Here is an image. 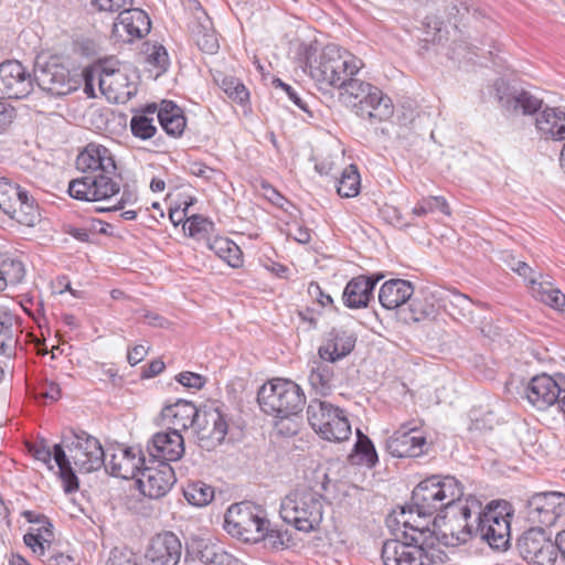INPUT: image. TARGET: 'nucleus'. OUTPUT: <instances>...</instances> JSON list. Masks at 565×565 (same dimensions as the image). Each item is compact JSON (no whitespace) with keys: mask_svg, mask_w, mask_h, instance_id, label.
<instances>
[{"mask_svg":"<svg viewBox=\"0 0 565 565\" xmlns=\"http://www.w3.org/2000/svg\"><path fill=\"white\" fill-rule=\"evenodd\" d=\"M364 66L361 58L337 44H328L319 58L306 57L310 76L322 85L339 88L340 100L358 117L372 124L390 119L394 114L392 99L376 86L353 78Z\"/></svg>","mask_w":565,"mask_h":565,"instance_id":"1","label":"nucleus"},{"mask_svg":"<svg viewBox=\"0 0 565 565\" xmlns=\"http://www.w3.org/2000/svg\"><path fill=\"white\" fill-rule=\"evenodd\" d=\"M463 487L452 476H430L419 482L412 493V507L418 518L426 520L439 512L434 524L445 545L456 546L476 536L475 519L481 502L475 497L461 500Z\"/></svg>","mask_w":565,"mask_h":565,"instance_id":"2","label":"nucleus"},{"mask_svg":"<svg viewBox=\"0 0 565 565\" xmlns=\"http://www.w3.org/2000/svg\"><path fill=\"white\" fill-rule=\"evenodd\" d=\"M386 524L394 537L383 543L384 565H434V531L427 520L417 516L412 505L394 511Z\"/></svg>","mask_w":565,"mask_h":565,"instance_id":"3","label":"nucleus"},{"mask_svg":"<svg viewBox=\"0 0 565 565\" xmlns=\"http://www.w3.org/2000/svg\"><path fill=\"white\" fill-rule=\"evenodd\" d=\"M76 168L85 173L68 184V194L76 200L110 201L120 193L117 166L111 151L97 142H89L77 154Z\"/></svg>","mask_w":565,"mask_h":565,"instance_id":"4","label":"nucleus"},{"mask_svg":"<svg viewBox=\"0 0 565 565\" xmlns=\"http://www.w3.org/2000/svg\"><path fill=\"white\" fill-rule=\"evenodd\" d=\"M54 462L58 468L62 487L66 493L78 490V478L72 462L79 472H93L105 465V450L99 440L84 430H71L54 445Z\"/></svg>","mask_w":565,"mask_h":565,"instance_id":"5","label":"nucleus"},{"mask_svg":"<svg viewBox=\"0 0 565 565\" xmlns=\"http://www.w3.org/2000/svg\"><path fill=\"white\" fill-rule=\"evenodd\" d=\"M257 402L265 414L277 418H289L302 412L306 396L295 382L274 379L258 390Z\"/></svg>","mask_w":565,"mask_h":565,"instance_id":"6","label":"nucleus"},{"mask_svg":"<svg viewBox=\"0 0 565 565\" xmlns=\"http://www.w3.org/2000/svg\"><path fill=\"white\" fill-rule=\"evenodd\" d=\"M280 515L298 531H313L322 521V495L307 487L296 488L281 500Z\"/></svg>","mask_w":565,"mask_h":565,"instance_id":"7","label":"nucleus"},{"mask_svg":"<svg viewBox=\"0 0 565 565\" xmlns=\"http://www.w3.org/2000/svg\"><path fill=\"white\" fill-rule=\"evenodd\" d=\"M307 417L312 429L328 441L341 443L351 436V425L344 411L329 402L311 399Z\"/></svg>","mask_w":565,"mask_h":565,"instance_id":"8","label":"nucleus"},{"mask_svg":"<svg viewBox=\"0 0 565 565\" xmlns=\"http://www.w3.org/2000/svg\"><path fill=\"white\" fill-rule=\"evenodd\" d=\"M269 525L264 512L249 503L234 504L225 514L226 532L244 541L257 542L271 537Z\"/></svg>","mask_w":565,"mask_h":565,"instance_id":"9","label":"nucleus"},{"mask_svg":"<svg viewBox=\"0 0 565 565\" xmlns=\"http://www.w3.org/2000/svg\"><path fill=\"white\" fill-rule=\"evenodd\" d=\"M512 514L504 502H490L484 510L480 508L475 519L476 536L487 542L492 548L507 547L510 541V523Z\"/></svg>","mask_w":565,"mask_h":565,"instance_id":"10","label":"nucleus"},{"mask_svg":"<svg viewBox=\"0 0 565 565\" xmlns=\"http://www.w3.org/2000/svg\"><path fill=\"white\" fill-rule=\"evenodd\" d=\"M34 81L42 90L53 96L68 95L81 86V81L73 76L57 57H39L34 66Z\"/></svg>","mask_w":565,"mask_h":565,"instance_id":"11","label":"nucleus"},{"mask_svg":"<svg viewBox=\"0 0 565 565\" xmlns=\"http://www.w3.org/2000/svg\"><path fill=\"white\" fill-rule=\"evenodd\" d=\"M565 514V494L557 491L533 494L526 504V519L532 527H550Z\"/></svg>","mask_w":565,"mask_h":565,"instance_id":"12","label":"nucleus"},{"mask_svg":"<svg viewBox=\"0 0 565 565\" xmlns=\"http://www.w3.org/2000/svg\"><path fill=\"white\" fill-rule=\"evenodd\" d=\"M173 468L168 462L148 460L137 477L140 492L150 499L164 497L175 483Z\"/></svg>","mask_w":565,"mask_h":565,"instance_id":"13","label":"nucleus"},{"mask_svg":"<svg viewBox=\"0 0 565 565\" xmlns=\"http://www.w3.org/2000/svg\"><path fill=\"white\" fill-rule=\"evenodd\" d=\"M565 385V374L553 375L541 373L533 376L526 384L524 396L527 402L540 411L556 404Z\"/></svg>","mask_w":565,"mask_h":565,"instance_id":"14","label":"nucleus"},{"mask_svg":"<svg viewBox=\"0 0 565 565\" xmlns=\"http://www.w3.org/2000/svg\"><path fill=\"white\" fill-rule=\"evenodd\" d=\"M426 437L416 420L405 423L385 441L387 452L396 458H416L424 455Z\"/></svg>","mask_w":565,"mask_h":565,"instance_id":"15","label":"nucleus"},{"mask_svg":"<svg viewBox=\"0 0 565 565\" xmlns=\"http://www.w3.org/2000/svg\"><path fill=\"white\" fill-rule=\"evenodd\" d=\"M520 555L533 565H554L556 557L555 542L551 541L543 529L531 527L518 541Z\"/></svg>","mask_w":565,"mask_h":565,"instance_id":"16","label":"nucleus"},{"mask_svg":"<svg viewBox=\"0 0 565 565\" xmlns=\"http://www.w3.org/2000/svg\"><path fill=\"white\" fill-rule=\"evenodd\" d=\"M495 95L500 106L512 115H533L542 107V99L531 90L511 87L503 81L495 83Z\"/></svg>","mask_w":565,"mask_h":565,"instance_id":"17","label":"nucleus"},{"mask_svg":"<svg viewBox=\"0 0 565 565\" xmlns=\"http://www.w3.org/2000/svg\"><path fill=\"white\" fill-rule=\"evenodd\" d=\"M146 461L140 449L119 446L105 451V465L103 467L114 477L135 479Z\"/></svg>","mask_w":565,"mask_h":565,"instance_id":"18","label":"nucleus"},{"mask_svg":"<svg viewBox=\"0 0 565 565\" xmlns=\"http://www.w3.org/2000/svg\"><path fill=\"white\" fill-rule=\"evenodd\" d=\"M32 90L31 75L19 61H6L0 64V99H20Z\"/></svg>","mask_w":565,"mask_h":565,"instance_id":"19","label":"nucleus"},{"mask_svg":"<svg viewBox=\"0 0 565 565\" xmlns=\"http://www.w3.org/2000/svg\"><path fill=\"white\" fill-rule=\"evenodd\" d=\"M98 85L109 102L126 104L137 94V83L120 70L104 67L98 75Z\"/></svg>","mask_w":565,"mask_h":565,"instance_id":"20","label":"nucleus"},{"mask_svg":"<svg viewBox=\"0 0 565 565\" xmlns=\"http://www.w3.org/2000/svg\"><path fill=\"white\" fill-rule=\"evenodd\" d=\"M150 28V19L143 10L127 7L119 11L118 19L113 26V35L118 41L130 43L147 35Z\"/></svg>","mask_w":565,"mask_h":565,"instance_id":"21","label":"nucleus"},{"mask_svg":"<svg viewBox=\"0 0 565 565\" xmlns=\"http://www.w3.org/2000/svg\"><path fill=\"white\" fill-rule=\"evenodd\" d=\"M194 428L201 441H206V447L220 445L227 435V423L217 407L205 406L199 409Z\"/></svg>","mask_w":565,"mask_h":565,"instance_id":"22","label":"nucleus"},{"mask_svg":"<svg viewBox=\"0 0 565 565\" xmlns=\"http://www.w3.org/2000/svg\"><path fill=\"white\" fill-rule=\"evenodd\" d=\"M147 451L150 459L157 462L178 461L184 454V439L180 433L159 431L152 436L147 444Z\"/></svg>","mask_w":565,"mask_h":565,"instance_id":"23","label":"nucleus"},{"mask_svg":"<svg viewBox=\"0 0 565 565\" xmlns=\"http://www.w3.org/2000/svg\"><path fill=\"white\" fill-rule=\"evenodd\" d=\"M181 548V542L174 533H159L151 540L145 558L149 565H177Z\"/></svg>","mask_w":565,"mask_h":565,"instance_id":"24","label":"nucleus"},{"mask_svg":"<svg viewBox=\"0 0 565 565\" xmlns=\"http://www.w3.org/2000/svg\"><path fill=\"white\" fill-rule=\"evenodd\" d=\"M199 409L188 401L179 399L172 405L166 406L161 416L168 428L172 431L180 433L191 427L194 428L198 420Z\"/></svg>","mask_w":565,"mask_h":565,"instance_id":"25","label":"nucleus"},{"mask_svg":"<svg viewBox=\"0 0 565 565\" xmlns=\"http://www.w3.org/2000/svg\"><path fill=\"white\" fill-rule=\"evenodd\" d=\"M535 127L541 138L565 143V110L546 107L536 117Z\"/></svg>","mask_w":565,"mask_h":565,"instance_id":"26","label":"nucleus"},{"mask_svg":"<svg viewBox=\"0 0 565 565\" xmlns=\"http://www.w3.org/2000/svg\"><path fill=\"white\" fill-rule=\"evenodd\" d=\"M377 280L367 276L352 278L343 290V303L351 309L367 307Z\"/></svg>","mask_w":565,"mask_h":565,"instance_id":"27","label":"nucleus"},{"mask_svg":"<svg viewBox=\"0 0 565 565\" xmlns=\"http://www.w3.org/2000/svg\"><path fill=\"white\" fill-rule=\"evenodd\" d=\"M413 294L414 287L409 281L391 279L381 286L379 300L385 309L393 310L406 303Z\"/></svg>","mask_w":565,"mask_h":565,"instance_id":"28","label":"nucleus"},{"mask_svg":"<svg viewBox=\"0 0 565 565\" xmlns=\"http://www.w3.org/2000/svg\"><path fill=\"white\" fill-rule=\"evenodd\" d=\"M355 345V338L345 331H331L327 343L319 348V358L331 363L347 356Z\"/></svg>","mask_w":565,"mask_h":565,"instance_id":"29","label":"nucleus"},{"mask_svg":"<svg viewBox=\"0 0 565 565\" xmlns=\"http://www.w3.org/2000/svg\"><path fill=\"white\" fill-rule=\"evenodd\" d=\"M530 291L532 296L544 305L559 311H565V295L553 287L542 274L539 277H531Z\"/></svg>","mask_w":565,"mask_h":565,"instance_id":"30","label":"nucleus"},{"mask_svg":"<svg viewBox=\"0 0 565 565\" xmlns=\"http://www.w3.org/2000/svg\"><path fill=\"white\" fill-rule=\"evenodd\" d=\"M157 119L171 137H180L186 126V120L182 109L171 100H162L160 106H157Z\"/></svg>","mask_w":565,"mask_h":565,"instance_id":"31","label":"nucleus"},{"mask_svg":"<svg viewBox=\"0 0 565 565\" xmlns=\"http://www.w3.org/2000/svg\"><path fill=\"white\" fill-rule=\"evenodd\" d=\"M329 363L320 359L310 364L308 381L312 390L322 396L329 395L335 386L334 370Z\"/></svg>","mask_w":565,"mask_h":565,"instance_id":"32","label":"nucleus"},{"mask_svg":"<svg viewBox=\"0 0 565 565\" xmlns=\"http://www.w3.org/2000/svg\"><path fill=\"white\" fill-rule=\"evenodd\" d=\"M157 113V104H148L143 108L135 113L130 120L131 134L139 139L148 140L157 132L154 117Z\"/></svg>","mask_w":565,"mask_h":565,"instance_id":"33","label":"nucleus"},{"mask_svg":"<svg viewBox=\"0 0 565 565\" xmlns=\"http://www.w3.org/2000/svg\"><path fill=\"white\" fill-rule=\"evenodd\" d=\"M206 247L232 268H239L243 265L242 250L230 238L217 236L207 239Z\"/></svg>","mask_w":565,"mask_h":565,"instance_id":"34","label":"nucleus"},{"mask_svg":"<svg viewBox=\"0 0 565 565\" xmlns=\"http://www.w3.org/2000/svg\"><path fill=\"white\" fill-rule=\"evenodd\" d=\"M7 215L19 224L30 227L35 226L41 220L39 206L26 190L22 193L18 205H14V212Z\"/></svg>","mask_w":565,"mask_h":565,"instance_id":"35","label":"nucleus"},{"mask_svg":"<svg viewBox=\"0 0 565 565\" xmlns=\"http://www.w3.org/2000/svg\"><path fill=\"white\" fill-rule=\"evenodd\" d=\"M15 316L7 309H0V354L10 356L15 349L13 333Z\"/></svg>","mask_w":565,"mask_h":565,"instance_id":"36","label":"nucleus"},{"mask_svg":"<svg viewBox=\"0 0 565 565\" xmlns=\"http://www.w3.org/2000/svg\"><path fill=\"white\" fill-rule=\"evenodd\" d=\"M25 190L8 178L0 177V210L4 213H13L21 195Z\"/></svg>","mask_w":565,"mask_h":565,"instance_id":"37","label":"nucleus"},{"mask_svg":"<svg viewBox=\"0 0 565 565\" xmlns=\"http://www.w3.org/2000/svg\"><path fill=\"white\" fill-rule=\"evenodd\" d=\"M185 500L194 507H204L214 498V489L203 481L189 482L183 489Z\"/></svg>","mask_w":565,"mask_h":565,"instance_id":"38","label":"nucleus"},{"mask_svg":"<svg viewBox=\"0 0 565 565\" xmlns=\"http://www.w3.org/2000/svg\"><path fill=\"white\" fill-rule=\"evenodd\" d=\"M361 178L356 166L347 167L338 182L337 191L342 198H354L360 193Z\"/></svg>","mask_w":565,"mask_h":565,"instance_id":"39","label":"nucleus"},{"mask_svg":"<svg viewBox=\"0 0 565 565\" xmlns=\"http://www.w3.org/2000/svg\"><path fill=\"white\" fill-rule=\"evenodd\" d=\"M436 211L447 216L451 214L447 200L441 195H430L420 199L412 209V215L423 217Z\"/></svg>","mask_w":565,"mask_h":565,"instance_id":"40","label":"nucleus"},{"mask_svg":"<svg viewBox=\"0 0 565 565\" xmlns=\"http://www.w3.org/2000/svg\"><path fill=\"white\" fill-rule=\"evenodd\" d=\"M356 436L353 458H358L356 463L374 467L379 457L372 440L360 430L356 431Z\"/></svg>","mask_w":565,"mask_h":565,"instance_id":"41","label":"nucleus"},{"mask_svg":"<svg viewBox=\"0 0 565 565\" xmlns=\"http://www.w3.org/2000/svg\"><path fill=\"white\" fill-rule=\"evenodd\" d=\"M184 230L190 237L204 241L205 245H207V239H211L210 234L214 230V224L201 215H193L186 220Z\"/></svg>","mask_w":565,"mask_h":565,"instance_id":"42","label":"nucleus"},{"mask_svg":"<svg viewBox=\"0 0 565 565\" xmlns=\"http://www.w3.org/2000/svg\"><path fill=\"white\" fill-rule=\"evenodd\" d=\"M220 87L231 100L239 105H244L249 99L247 88L235 77L224 76L220 82Z\"/></svg>","mask_w":565,"mask_h":565,"instance_id":"43","label":"nucleus"},{"mask_svg":"<svg viewBox=\"0 0 565 565\" xmlns=\"http://www.w3.org/2000/svg\"><path fill=\"white\" fill-rule=\"evenodd\" d=\"M1 276L4 279L6 287L8 284L17 285L21 282L25 276L24 265L18 259H7L0 267Z\"/></svg>","mask_w":565,"mask_h":565,"instance_id":"44","label":"nucleus"},{"mask_svg":"<svg viewBox=\"0 0 565 565\" xmlns=\"http://www.w3.org/2000/svg\"><path fill=\"white\" fill-rule=\"evenodd\" d=\"M202 30L198 31L195 34V42L201 51L214 54L217 52L220 45L218 40L215 34V32L211 29L205 28L204 25L201 26Z\"/></svg>","mask_w":565,"mask_h":565,"instance_id":"45","label":"nucleus"},{"mask_svg":"<svg viewBox=\"0 0 565 565\" xmlns=\"http://www.w3.org/2000/svg\"><path fill=\"white\" fill-rule=\"evenodd\" d=\"M147 62L158 70L157 75L164 73L170 65L169 55L166 47L162 45H152V47L148 51Z\"/></svg>","mask_w":565,"mask_h":565,"instance_id":"46","label":"nucleus"},{"mask_svg":"<svg viewBox=\"0 0 565 565\" xmlns=\"http://www.w3.org/2000/svg\"><path fill=\"white\" fill-rule=\"evenodd\" d=\"M45 535L46 536L44 537L41 534H33V532L28 531L23 536V541L35 555L43 557L46 555V551L51 547L50 535Z\"/></svg>","mask_w":565,"mask_h":565,"instance_id":"47","label":"nucleus"},{"mask_svg":"<svg viewBox=\"0 0 565 565\" xmlns=\"http://www.w3.org/2000/svg\"><path fill=\"white\" fill-rule=\"evenodd\" d=\"M436 316V308L433 303L424 302L418 299H414L411 302V317L409 319L414 322H419L425 319H431Z\"/></svg>","mask_w":565,"mask_h":565,"instance_id":"48","label":"nucleus"},{"mask_svg":"<svg viewBox=\"0 0 565 565\" xmlns=\"http://www.w3.org/2000/svg\"><path fill=\"white\" fill-rule=\"evenodd\" d=\"M504 262L511 270L523 277L529 285L531 277H537L533 269L525 262L516 259L512 255H508Z\"/></svg>","mask_w":565,"mask_h":565,"instance_id":"49","label":"nucleus"},{"mask_svg":"<svg viewBox=\"0 0 565 565\" xmlns=\"http://www.w3.org/2000/svg\"><path fill=\"white\" fill-rule=\"evenodd\" d=\"M107 565H139L136 555L128 550L114 548L107 561Z\"/></svg>","mask_w":565,"mask_h":565,"instance_id":"50","label":"nucleus"},{"mask_svg":"<svg viewBox=\"0 0 565 565\" xmlns=\"http://www.w3.org/2000/svg\"><path fill=\"white\" fill-rule=\"evenodd\" d=\"M175 379L182 386L194 390H201L206 383L204 376L189 371L179 373Z\"/></svg>","mask_w":565,"mask_h":565,"instance_id":"51","label":"nucleus"},{"mask_svg":"<svg viewBox=\"0 0 565 565\" xmlns=\"http://www.w3.org/2000/svg\"><path fill=\"white\" fill-rule=\"evenodd\" d=\"M277 87H281L284 92L287 94L288 98L302 111L309 114L311 116V113L309 110V105L305 100V98L301 96V94L295 89L292 86L281 82L280 79H277Z\"/></svg>","mask_w":565,"mask_h":565,"instance_id":"52","label":"nucleus"},{"mask_svg":"<svg viewBox=\"0 0 565 565\" xmlns=\"http://www.w3.org/2000/svg\"><path fill=\"white\" fill-rule=\"evenodd\" d=\"M92 4L99 11L105 12H119L122 9L130 7L132 0H90Z\"/></svg>","mask_w":565,"mask_h":565,"instance_id":"53","label":"nucleus"},{"mask_svg":"<svg viewBox=\"0 0 565 565\" xmlns=\"http://www.w3.org/2000/svg\"><path fill=\"white\" fill-rule=\"evenodd\" d=\"M137 193L136 190L130 188L129 185H124L120 198L116 201V203L108 207H103L100 211H117L124 209L125 205L131 204L136 202Z\"/></svg>","mask_w":565,"mask_h":565,"instance_id":"54","label":"nucleus"},{"mask_svg":"<svg viewBox=\"0 0 565 565\" xmlns=\"http://www.w3.org/2000/svg\"><path fill=\"white\" fill-rule=\"evenodd\" d=\"M31 451L36 460L42 461L43 463L47 465L50 469H53L51 463L54 461V449L51 450L49 446L41 441L39 444H34L31 448Z\"/></svg>","mask_w":565,"mask_h":565,"instance_id":"55","label":"nucleus"},{"mask_svg":"<svg viewBox=\"0 0 565 565\" xmlns=\"http://www.w3.org/2000/svg\"><path fill=\"white\" fill-rule=\"evenodd\" d=\"M288 236L300 244H307L311 239L310 230L299 223L289 226Z\"/></svg>","mask_w":565,"mask_h":565,"instance_id":"56","label":"nucleus"},{"mask_svg":"<svg viewBox=\"0 0 565 565\" xmlns=\"http://www.w3.org/2000/svg\"><path fill=\"white\" fill-rule=\"evenodd\" d=\"M425 24L428 29L434 30V33L431 34V36L427 38L426 41H431L433 43H441L446 39V36H445L446 31L443 28V24H444L443 22H440L434 18H427V21Z\"/></svg>","mask_w":565,"mask_h":565,"instance_id":"57","label":"nucleus"},{"mask_svg":"<svg viewBox=\"0 0 565 565\" xmlns=\"http://www.w3.org/2000/svg\"><path fill=\"white\" fill-rule=\"evenodd\" d=\"M39 396L50 401H57L61 397V388L58 384L54 382L45 383L42 386Z\"/></svg>","mask_w":565,"mask_h":565,"instance_id":"58","label":"nucleus"},{"mask_svg":"<svg viewBox=\"0 0 565 565\" xmlns=\"http://www.w3.org/2000/svg\"><path fill=\"white\" fill-rule=\"evenodd\" d=\"M66 232L79 242H89L93 235L92 225L89 227L68 226Z\"/></svg>","mask_w":565,"mask_h":565,"instance_id":"59","label":"nucleus"},{"mask_svg":"<svg viewBox=\"0 0 565 565\" xmlns=\"http://www.w3.org/2000/svg\"><path fill=\"white\" fill-rule=\"evenodd\" d=\"M148 353V348L143 344H137L128 351L127 360L130 365L140 363Z\"/></svg>","mask_w":565,"mask_h":565,"instance_id":"60","label":"nucleus"},{"mask_svg":"<svg viewBox=\"0 0 565 565\" xmlns=\"http://www.w3.org/2000/svg\"><path fill=\"white\" fill-rule=\"evenodd\" d=\"M191 172H192V174L203 178L205 180H212L214 178V175L217 173L216 170H214L203 163H193L191 166Z\"/></svg>","mask_w":565,"mask_h":565,"instance_id":"61","label":"nucleus"},{"mask_svg":"<svg viewBox=\"0 0 565 565\" xmlns=\"http://www.w3.org/2000/svg\"><path fill=\"white\" fill-rule=\"evenodd\" d=\"M450 303L455 307L460 308V310H462V311L469 310L471 307L470 298L459 291L451 292Z\"/></svg>","mask_w":565,"mask_h":565,"instance_id":"62","label":"nucleus"},{"mask_svg":"<svg viewBox=\"0 0 565 565\" xmlns=\"http://www.w3.org/2000/svg\"><path fill=\"white\" fill-rule=\"evenodd\" d=\"M46 562L49 563V565H75L74 558L64 553L51 554L47 557Z\"/></svg>","mask_w":565,"mask_h":565,"instance_id":"63","label":"nucleus"},{"mask_svg":"<svg viewBox=\"0 0 565 565\" xmlns=\"http://www.w3.org/2000/svg\"><path fill=\"white\" fill-rule=\"evenodd\" d=\"M235 559L223 551L214 553L210 559L211 565H233Z\"/></svg>","mask_w":565,"mask_h":565,"instance_id":"64","label":"nucleus"}]
</instances>
